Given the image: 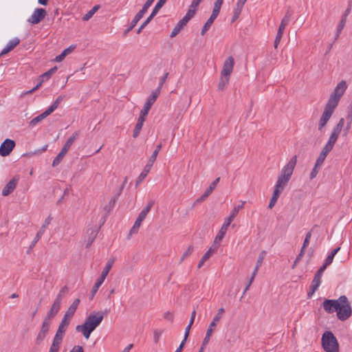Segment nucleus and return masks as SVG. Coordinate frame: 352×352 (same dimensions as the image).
I'll return each instance as SVG.
<instances>
[{
    "instance_id": "1",
    "label": "nucleus",
    "mask_w": 352,
    "mask_h": 352,
    "mask_svg": "<svg viewBox=\"0 0 352 352\" xmlns=\"http://www.w3.org/2000/svg\"><path fill=\"white\" fill-rule=\"evenodd\" d=\"M107 313L108 311L106 310L103 314L98 311L96 314H90L86 318L85 322L82 325L76 326V330L78 332H81L86 339H89L91 332L100 325L104 316L107 315Z\"/></svg>"
},
{
    "instance_id": "2",
    "label": "nucleus",
    "mask_w": 352,
    "mask_h": 352,
    "mask_svg": "<svg viewBox=\"0 0 352 352\" xmlns=\"http://www.w3.org/2000/svg\"><path fill=\"white\" fill-rule=\"evenodd\" d=\"M297 162V157L294 155L292 157V159L289 161V162L283 168L280 175L278 177V179L276 184V186L278 188H280L284 190L287 184L289 181L294 168L296 166Z\"/></svg>"
},
{
    "instance_id": "3",
    "label": "nucleus",
    "mask_w": 352,
    "mask_h": 352,
    "mask_svg": "<svg viewBox=\"0 0 352 352\" xmlns=\"http://www.w3.org/2000/svg\"><path fill=\"white\" fill-rule=\"evenodd\" d=\"M322 347L325 352H339V344L331 331H325L321 339Z\"/></svg>"
},
{
    "instance_id": "4",
    "label": "nucleus",
    "mask_w": 352,
    "mask_h": 352,
    "mask_svg": "<svg viewBox=\"0 0 352 352\" xmlns=\"http://www.w3.org/2000/svg\"><path fill=\"white\" fill-rule=\"evenodd\" d=\"M340 305L337 310V317L341 321L349 319L352 315V308L346 296H341L339 298Z\"/></svg>"
},
{
    "instance_id": "5",
    "label": "nucleus",
    "mask_w": 352,
    "mask_h": 352,
    "mask_svg": "<svg viewBox=\"0 0 352 352\" xmlns=\"http://www.w3.org/2000/svg\"><path fill=\"white\" fill-rule=\"evenodd\" d=\"M346 89V82L345 80H341L334 88L333 91L331 94L327 104L336 108Z\"/></svg>"
},
{
    "instance_id": "6",
    "label": "nucleus",
    "mask_w": 352,
    "mask_h": 352,
    "mask_svg": "<svg viewBox=\"0 0 352 352\" xmlns=\"http://www.w3.org/2000/svg\"><path fill=\"white\" fill-rule=\"evenodd\" d=\"M245 204V201H242L241 205H239L238 206H236V207H234L233 208V210L231 212L230 214L226 219L225 222L222 225L220 230L219 231V232L217 234V239H223V238L224 237V236H225V234H226V232L228 230V228L229 226L230 225L232 221L234 219V218L236 217V216L239 213V210L244 207Z\"/></svg>"
},
{
    "instance_id": "7",
    "label": "nucleus",
    "mask_w": 352,
    "mask_h": 352,
    "mask_svg": "<svg viewBox=\"0 0 352 352\" xmlns=\"http://www.w3.org/2000/svg\"><path fill=\"white\" fill-rule=\"evenodd\" d=\"M79 135V131H76L70 138H69L65 142V145L62 148L61 151L59 152V153L57 155V156L54 159L52 162L53 166H58L60 162L63 160V157L70 148L71 146L76 139V138Z\"/></svg>"
},
{
    "instance_id": "8",
    "label": "nucleus",
    "mask_w": 352,
    "mask_h": 352,
    "mask_svg": "<svg viewBox=\"0 0 352 352\" xmlns=\"http://www.w3.org/2000/svg\"><path fill=\"white\" fill-rule=\"evenodd\" d=\"M51 325L52 321L45 318L43 319L41 329L35 338L36 345L39 346L43 343L50 332Z\"/></svg>"
},
{
    "instance_id": "9",
    "label": "nucleus",
    "mask_w": 352,
    "mask_h": 352,
    "mask_svg": "<svg viewBox=\"0 0 352 352\" xmlns=\"http://www.w3.org/2000/svg\"><path fill=\"white\" fill-rule=\"evenodd\" d=\"M336 108L326 104L324 111L320 118L318 122V131H322L323 128L326 126L327 122L332 116Z\"/></svg>"
},
{
    "instance_id": "10",
    "label": "nucleus",
    "mask_w": 352,
    "mask_h": 352,
    "mask_svg": "<svg viewBox=\"0 0 352 352\" xmlns=\"http://www.w3.org/2000/svg\"><path fill=\"white\" fill-rule=\"evenodd\" d=\"M57 69H58L57 67L55 66V67L51 68L47 72L43 74L42 75H41L39 77V78H40L39 82L34 88H32V89L24 93V95L31 94L33 92H34L36 90H37L41 86V85L43 84V82L45 80H48L52 76V75L54 74L57 71Z\"/></svg>"
},
{
    "instance_id": "11",
    "label": "nucleus",
    "mask_w": 352,
    "mask_h": 352,
    "mask_svg": "<svg viewBox=\"0 0 352 352\" xmlns=\"http://www.w3.org/2000/svg\"><path fill=\"white\" fill-rule=\"evenodd\" d=\"M46 14L47 12L45 9L36 8L31 16L28 19V22L33 25L38 24L45 19Z\"/></svg>"
},
{
    "instance_id": "12",
    "label": "nucleus",
    "mask_w": 352,
    "mask_h": 352,
    "mask_svg": "<svg viewBox=\"0 0 352 352\" xmlns=\"http://www.w3.org/2000/svg\"><path fill=\"white\" fill-rule=\"evenodd\" d=\"M61 303L60 302V296L58 298H56L51 308L47 311L46 316L44 317V318L47 319L50 321H52L53 318L57 315L58 313L60 307H61Z\"/></svg>"
},
{
    "instance_id": "13",
    "label": "nucleus",
    "mask_w": 352,
    "mask_h": 352,
    "mask_svg": "<svg viewBox=\"0 0 352 352\" xmlns=\"http://www.w3.org/2000/svg\"><path fill=\"white\" fill-rule=\"evenodd\" d=\"M15 146L14 140L6 139L0 146V155L2 157L8 156Z\"/></svg>"
},
{
    "instance_id": "14",
    "label": "nucleus",
    "mask_w": 352,
    "mask_h": 352,
    "mask_svg": "<svg viewBox=\"0 0 352 352\" xmlns=\"http://www.w3.org/2000/svg\"><path fill=\"white\" fill-rule=\"evenodd\" d=\"M234 65V60L232 56H229L223 63V69L221 72V76H227L230 78L232 72Z\"/></svg>"
},
{
    "instance_id": "15",
    "label": "nucleus",
    "mask_w": 352,
    "mask_h": 352,
    "mask_svg": "<svg viewBox=\"0 0 352 352\" xmlns=\"http://www.w3.org/2000/svg\"><path fill=\"white\" fill-rule=\"evenodd\" d=\"M19 179L18 176L14 177L3 188L2 195L6 197L11 194L16 188Z\"/></svg>"
},
{
    "instance_id": "16",
    "label": "nucleus",
    "mask_w": 352,
    "mask_h": 352,
    "mask_svg": "<svg viewBox=\"0 0 352 352\" xmlns=\"http://www.w3.org/2000/svg\"><path fill=\"white\" fill-rule=\"evenodd\" d=\"M323 308L329 314H331L334 311H337L338 307L340 305L339 304V298L338 300H325L323 302Z\"/></svg>"
},
{
    "instance_id": "17",
    "label": "nucleus",
    "mask_w": 352,
    "mask_h": 352,
    "mask_svg": "<svg viewBox=\"0 0 352 352\" xmlns=\"http://www.w3.org/2000/svg\"><path fill=\"white\" fill-rule=\"evenodd\" d=\"M72 318V316H67V314H65L60 323L59 324V326L58 327L56 334H58V335H60V336L64 337L65 333L69 324L70 320Z\"/></svg>"
},
{
    "instance_id": "18",
    "label": "nucleus",
    "mask_w": 352,
    "mask_h": 352,
    "mask_svg": "<svg viewBox=\"0 0 352 352\" xmlns=\"http://www.w3.org/2000/svg\"><path fill=\"white\" fill-rule=\"evenodd\" d=\"M99 228H91L87 229V239L86 240V248H89L93 242L94 241L95 239L97 236V234L98 233Z\"/></svg>"
},
{
    "instance_id": "19",
    "label": "nucleus",
    "mask_w": 352,
    "mask_h": 352,
    "mask_svg": "<svg viewBox=\"0 0 352 352\" xmlns=\"http://www.w3.org/2000/svg\"><path fill=\"white\" fill-rule=\"evenodd\" d=\"M160 95V91L159 90H155L152 92V94L149 96L147 101L144 104V106L142 111L146 112L148 113L149 110L151 109L152 105L155 102L157 98Z\"/></svg>"
},
{
    "instance_id": "20",
    "label": "nucleus",
    "mask_w": 352,
    "mask_h": 352,
    "mask_svg": "<svg viewBox=\"0 0 352 352\" xmlns=\"http://www.w3.org/2000/svg\"><path fill=\"white\" fill-rule=\"evenodd\" d=\"M19 43L20 39L17 37H15L9 41L6 46L3 49V50L0 53V56L6 54L10 51L13 50Z\"/></svg>"
},
{
    "instance_id": "21",
    "label": "nucleus",
    "mask_w": 352,
    "mask_h": 352,
    "mask_svg": "<svg viewBox=\"0 0 352 352\" xmlns=\"http://www.w3.org/2000/svg\"><path fill=\"white\" fill-rule=\"evenodd\" d=\"M51 218L48 217L45 220L43 226H41L40 230L37 232L34 241L32 243L31 247H33L36 245V243L39 241L41 238L42 235L44 234L47 226L50 223Z\"/></svg>"
},
{
    "instance_id": "22",
    "label": "nucleus",
    "mask_w": 352,
    "mask_h": 352,
    "mask_svg": "<svg viewBox=\"0 0 352 352\" xmlns=\"http://www.w3.org/2000/svg\"><path fill=\"white\" fill-rule=\"evenodd\" d=\"M63 339V336L55 334L52 340V345L50 348L49 352H58L61 345Z\"/></svg>"
},
{
    "instance_id": "23",
    "label": "nucleus",
    "mask_w": 352,
    "mask_h": 352,
    "mask_svg": "<svg viewBox=\"0 0 352 352\" xmlns=\"http://www.w3.org/2000/svg\"><path fill=\"white\" fill-rule=\"evenodd\" d=\"M63 339V336L55 334L52 340V345L50 348L49 352H58L61 345Z\"/></svg>"
},
{
    "instance_id": "24",
    "label": "nucleus",
    "mask_w": 352,
    "mask_h": 352,
    "mask_svg": "<svg viewBox=\"0 0 352 352\" xmlns=\"http://www.w3.org/2000/svg\"><path fill=\"white\" fill-rule=\"evenodd\" d=\"M321 277L320 276H318L317 274H315L314 279L312 280L311 284L310 285V289L308 292V296L310 297L312 296L314 292L317 290V289L319 287L320 283H321Z\"/></svg>"
},
{
    "instance_id": "25",
    "label": "nucleus",
    "mask_w": 352,
    "mask_h": 352,
    "mask_svg": "<svg viewBox=\"0 0 352 352\" xmlns=\"http://www.w3.org/2000/svg\"><path fill=\"white\" fill-rule=\"evenodd\" d=\"M224 312L225 309L221 307L219 309L216 316L214 317L213 320L210 324L208 329H211L212 331H214V329L217 325Z\"/></svg>"
},
{
    "instance_id": "26",
    "label": "nucleus",
    "mask_w": 352,
    "mask_h": 352,
    "mask_svg": "<svg viewBox=\"0 0 352 352\" xmlns=\"http://www.w3.org/2000/svg\"><path fill=\"white\" fill-rule=\"evenodd\" d=\"M344 119L340 118L338 123L333 128L331 135L334 136L335 138H336L338 139V136L344 126Z\"/></svg>"
},
{
    "instance_id": "27",
    "label": "nucleus",
    "mask_w": 352,
    "mask_h": 352,
    "mask_svg": "<svg viewBox=\"0 0 352 352\" xmlns=\"http://www.w3.org/2000/svg\"><path fill=\"white\" fill-rule=\"evenodd\" d=\"M152 166H151V164H147L144 166L143 171L140 174V175L138 176V177L136 180V182H135L136 186H138L144 179V178L147 175V174L151 170V168Z\"/></svg>"
},
{
    "instance_id": "28",
    "label": "nucleus",
    "mask_w": 352,
    "mask_h": 352,
    "mask_svg": "<svg viewBox=\"0 0 352 352\" xmlns=\"http://www.w3.org/2000/svg\"><path fill=\"white\" fill-rule=\"evenodd\" d=\"M75 47H76V46L71 45V46L68 47L67 48L65 49L60 54H59L58 56H57L55 58L54 60L56 62H61L65 58V56L69 54L70 53H72L74 51Z\"/></svg>"
},
{
    "instance_id": "29",
    "label": "nucleus",
    "mask_w": 352,
    "mask_h": 352,
    "mask_svg": "<svg viewBox=\"0 0 352 352\" xmlns=\"http://www.w3.org/2000/svg\"><path fill=\"white\" fill-rule=\"evenodd\" d=\"M244 4L237 1L235 8H234V14L231 20V23L234 22L240 16Z\"/></svg>"
},
{
    "instance_id": "30",
    "label": "nucleus",
    "mask_w": 352,
    "mask_h": 352,
    "mask_svg": "<svg viewBox=\"0 0 352 352\" xmlns=\"http://www.w3.org/2000/svg\"><path fill=\"white\" fill-rule=\"evenodd\" d=\"M80 300L79 298L75 299L72 304L69 307L68 309L65 312V314H67V316H70L73 317L80 304Z\"/></svg>"
},
{
    "instance_id": "31",
    "label": "nucleus",
    "mask_w": 352,
    "mask_h": 352,
    "mask_svg": "<svg viewBox=\"0 0 352 352\" xmlns=\"http://www.w3.org/2000/svg\"><path fill=\"white\" fill-rule=\"evenodd\" d=\"M221 240L222 239H218L217 235L214 239L213 244L206 253L209 254V256H211L218 250Z\"/></svg>"
},
{
    "instance_id": "32",
    "label": "nucleus",
    "mask_w": 352,
    "mask_h": 352,
    "mask_svg": "<svg viewBox=\"0 0 352 352\" xmlns=\"http://www.w3.org/2000/svg\"><path fill=\"white\" fill-rule=\"evenodd\" d=\"M113 263V260H109L107 261L104 268L103 269L102 274L100 276V278L102 280H105L106 277L107 276L109 271L111 270L112 265Z\"/></svg>"
},
{
    "instance_id": "33",
    "label": "nucleus",
    "mask_w": 352,
    "mask_h": 352,
    "mask_svg": "<svg viewBox=\"0 0 352 352\" xmlns=\"http://www.w3.org/2000/svg\"><path fill=\"white\" fill-rule=\"evenodd\" d=\"M49 116V114L47 113L46 111H45L43 113H42L41 114H40L39 116H36V118H33L30 122V125L32 126H35L36 124H37L38 122H40L41 121H42L43 119H45L46 117H47Z\"/></svg>"
},
{
    "instance_id": "34",
    "label": "nucleus",
    "mask_w": 352,
    "mask_h": 352,
    "mask_svg": "<svg viewBox=\"0 0 352 352\" xmlns=\"http://www.w3.org/2000/svg\"><path fill=\"white\" fill-rule=\"evenodd\" d=\"M340 248L338 247L337 248L334 249L330 253V254L328 255V256L327 257V258L325 259V261L324 263V264L326 266H329V265H330L332 263L335 255L340 251Z\"/></svg>"
},
{
    "instance_id": "35",
    "label": "nucleus",
    "mask_w": 352,
    "mask_h": 352,
    "mask_svg": "<svg viewBox=\"0 0 352 352\" xmlns=\"http://www.w3.org/2000/svg\"><path fill=\"white\" fill-rule=\"evenodd\" d=\"M161 148H162V144H160L156 146L155 151L153 152L147 164H151V166L153 165V163L156 160L157 156L160 151L161 150Z\"/></svg>"
},
{
    "instance_id": "36",
    "label": "nucleus",
    "mask_w": 352,
    "mask_h": 352,
    "mask_svg": "<svg viewBox=\"0 0 352 352\" xmlns=\"http://www.w3.org/2000/svg\"><path fill=\"white\" fill-rule=\"evenodd\" d=\"M99 8H100L99 5L94 6L87 13H86L82 16V20L85 21L89 20L93 16V15L98 11V10Z\"/></svg>"
},
{
    "instance_id": "37",
    "label": "nucleus",
    "mask_w": 352,
    "mask_h": 352,
    "mask_svg": "<svg viewBox=\"0 0 352 352\" xmlns=\"http://www.w3.org/2000/svg\"><path fill=\"white\" fill-rule=\"evenodd\" d=\"M215 19H216L213 18V16H210V18L207 20V21L204 25L202 30L201 31V34L202 36H204L207 32V31L210 29V28L211 27V25H212V23Z\"/></svg>"
},
{
    "instance_id": "38",
    "label": "nucleus",
    "mask_w": 352,
    "mask_h": 352,
    "mask_svg": "<svg viewBox=\"0 0 352 352\" xmlns=\"http://www.w3.org/2000/svg\"><path fill=\"white\" fill-rule=\"evenodd\" d=\"M166 1L167 0H159L157 2L155 6L154 7L152 12L151 13V14L149 16H151L152 18H153L157 14V13L160 10V9L164 5V3L166 2Z\"/></svg>"
},
{
    "instance_id": "39",
    "label": "nucleus",
    "mask_w": 352,
    "mask_h": 352,
    "mask_svg": "<svg viewBox=\"0 0 352 352\" xmlns=\"http://www.w3.org/2000/svg\"><path fill=\"white\" fill-rule=\"evenodd\" d=\"M142 221H143L141 220L140 219L137 218L136 221H135V223H134L133 226L132 227V228L130 230V232H129V236H128V239L130 238V235H131L132 234L138 233L139 228L140 227Z\"/></svg>"
},
{
    "instance_id": "40",
    "label": "nucleus",
    "mask_w": 352,
    "mask_h": 352,
    "mask_svg": "<svg viewBox=\"0 0 352 352\" xmlns=\"http://www.w3.org/2000/svg\"><path fill=\"white\" fill-rule=\"evenodd\" d=\"M229 79V77L221 76V78L219 80V82L218 85V89L220 91H223L226 87V85L228 83Z\"/></svg>"
},
{
    "instance_id": "41",
    "label": "nucleus",
    "mask_w": 352,
    "mask_h": 352,
    "mask_svg": "<svg viewBox=\"0 0 352 352\" xmlns=\"http://www.w3.org/2000/svg\"><path fill=\"white\" fill-rule=\"evenodd\" d=\"M104 280L99 278L96 282L95 283L94 285L92 287L91 289V299L94 298L96 292H98L99 287L101 286V285L103 283Z\"/></svg>"
},
{
    "instance_id": "42",
    "label": "nucleus",
    "mask_w": 352,
    "mask_h": 352,
    "mask_svg": "<svg viewBox=\"0 0 352 352\" xmlns=\"http://www.w3.org/2000/svg\"><path fill=\"white\" fill-rule=\"evenodd\" d=\"M346 23V21H345L344 19H341V20L339 23V25H338V28H337L336 34L335 36V41H336L339 38L340 34L341 32L342 31L343 28H344Z\"/></svg>"
},
{
    "instance_id": "43",
    "label": "nucleus",
    "mask_w": 352,
    "mask_h": 352,
    "mask_svg": "<svg viewBox=\"0 0 352 352\" xmlns=\"http://www.w3.org/2000/svg\"><path fill=\"white\" fill-rule=\"evenodd\" d=\"M266 256V252L265 250H263L259 254L258 258L256 261V268L259 269V267L261 266L263 259Z\"/></svg>"
},
{
    "instance_id": "44",
    "label": "nucleus",
    "mask_w": 352,
    "mask_h": 352,
    "mask_svg": "<svg viewBox=\"0 0 352 352\" xmlns=\"http://www.w3.org/2000/svg\"><path fill=\"white\" fill-rule=\"evenodd\" d=\"M220 181V177H217L214 181H213L210 186L207 188V190L205 191L206 192H208V194L210 195L213 190L216 188L217 184Z\"/></svg>"
},
{
    "instance_id": "45",
    "label": "nucleus",
    "mask_w": 352,
    "mask_h": 352,
    "mask_svg": "<svg viewBox=\"0 0 352 352\" xmlns=\"http://www.w3.org/2000/svg\"><path fill=\"white\" fill-rule=\"evenodd\" d=\"M118 199V196H115L111 201L109 203V205L108 206H106L104 207V210H107V212H109L115 206L116 204V202L117 201Z\"/></svg>"
},
{
    "instance_id": "46",
    "label": "nucleus",
    "mask_w": 352,
    "mask_h": 352,
    "mask_svg": "<svg viewBox=\"0 0 352 352\" xmlns=\"http://www.w3.org/2000/svg\"><path fill=\"white\" fill-rule=\"evenodd\" d=\"M212 333V330L211 329H208V330L206 331V336L202 342L203 346H206L207 345V344L208 343V342L210 339V336H211Z\"/></svg>"
},
{
    "instance_id": "47",
    "label": "nucleus",
    "mask_w": 352,
    "mask_h": 352,
    "mask_svg": "<svg viewBox=\"0 0 352 352\" xmlns=\"http://www.w3.org/2000/svg\"><path fill=\"white\" fill-rule=\"evenodd\" d=\"M142 126H143V124H141V123H139V122L136 123V125L135 126V129L133 130V138H137L139 135V134L140 133V131H141V129L142 128Z\"/></svg>"
},
{
    "instance_id": "48",
    "label": "nucleus",
    "mask_w": 352,
    "mask_h": 352,
    "mask_svg": "<svg viewBox=\"0 0 352 352\" xmlns=\"http://www.w3.org/2000/svg\"><path fill=\"white\" fill-rule=\"evenodd\" d=\"M60 102L57 100H55L52 104L46 110L47 113L50 115L52 112H54L58 107Z\"/></svg>"
},
{
    "instance_id": "49",
    "label": "nucleus",
    "mask_w": 352,
    "mask_h": 352,
    "mask_svg": "<svg viewBox=\"0 0 352 352\" xmlns=\"http://www.w3.org/2000/svg\"><path fill=\"white\" fill-rule=\"evenodd\" d=\"M60 102L57 100H55L52 104L46 110L47 113L50 115L52 112H54L58 107Z\"/></svg>"
},
{
    "instance_id": "50",
    "label": "nucleus",
    "mask_w": 352,
    "mask_h": 352,
    "mask_svg": "<svg viewBox=\"0 0 352 352\" xmlns=\"http://www.w3.org/2000/svg\"><path fill=\"white\" fill-rule=\"evenodd\" d=\"M69 291V289L67 286H64L59 292L56 298H58L60 296V302H62V300L64 298L65 294H67Z\"/></svg>"
},
{
    "instance_id": "51",
    "label": "nucleus",
    "mask_w": 352,
    "mask_h": 352,
    "mask_svg": "<svg viewBox=\"0 0 352 352\" xmlns=\"http://www.w3.org/2000/svg\"><path fill=\"white\" fill-rule=\"evenodd\" d=\"M183 28L178 23L175 26L170 35L171 38L176 36Z\"/></svg>"
},
{
    "instance_id": "52",
    "label": "nucleus",
    "mask_w": 352,
    "mask_h": 352,
    "mask_svg": "<svg viewBox=\"0 0 352 352\" xmlns=\"http://www.w3.org/2000/svg\"><path fill=\"white\" fill-rule=\"evenodd\" d=\"M283 34V32H282L280 31H278L275 41H274V44L275 49H276L278 47V45L280 43V40L282 38Z\"/></svg>"
},
{
    "instance_id": "53",
    "label": "nucleus",
    "mask_w": 352,
    "mask_h": 352,
    "mask_svg": "<svg viewBox=\"0 0 352 352\" xmlns=\"http://www.w3.org/2000/svg\"><path fill=\"white\" fill-rule=\"evenodd\" d=\"M192 252H193V247L190 245L186 251L182 255L181 260H180V263L182 262L186 257L190 256L192 253Z\"/></svg>"
},
{
    "instance_id": "54",
    "label": "nucleus",
    "mask_w": 352,
    "mask_h": 352,
    "mask_svg": "<svg viewBox=\"0 0 352 352\" xmlns=\"http://www.w3.org/2000/svg\"><path fill=\"white\" fill-rule=\"evenodd\" d=\"M326 157L327 156L325 155L320 153L316 162V166H321L325 160Z\"/></svg>"
},
{
    "instance_id": "55",
    "label": "nucleus",
    "mask_w": 352,
    "mask_h": 352,
    "mask_svg": "<svg viewBox=\"0 0 352 352\" xmlns=\"http://www.w3.org/2000/svg\"><path fill=\"white\" fill-rule=\"evenodd\" d=\"M283 190H282L280 188H278L277 186H275L272 198L278 200V199L280 195L281 194V192H283Z\"/></svg>"
},
{
    "instance_id": "56",
    "label": "nucleus",
    "mask_w": 352,
    "mask_h": 352,
    "mask_svg": "<svg viewBox=\"0 0 352 352\" xmlns=\"http://www.w3.org/2000/svg\"><path fill=\"white\" fill-rule=\"evenodd\" d=\"M283 190H282L280 188H278L277 186H275L272 198L278 200V199L280 195L281 194V192H283Z\"/></svg>"
},
{
    "instance_id": "57",
    "label": "nucleus",
    "mask_w": 352,
    "mask_h": 352,
    "mask_svg": "<svg viewBox=\"0 0 352 352\" xmlns=\"http://www.w3.org/2000/svg\"><path fill=\"white\" fill-rule=\"evenodd\" d=\"M210 258V256H209V254L205 253L198 263V268H201L204 265V263Z\"/></svg>"
},
{
    "instance_id": "58",
    "label": "nucleus",
    "mask_w": 352,
    "mask_h": 352,
    "mask_svg": "<svg viewBox=\"0 0 352 352\" xmlns=\"http://www.w3.org/2000/svg\"><path fill=\"white\" fill-rule=\"evenodd\" d=\"M311 237V230L308 232L306 234L305 239L304 240L303 245H302L303 248H306L308 246Z\"/></svg>"
},
{
    "instance_id": "59",
    "label": "nucleus",
    "mask_w": 352,
    "mask_h": 352,
    "mask_svg": "<svg viewBox=\"0 0 352 352\" xmlns=\"http://www.w3.org/2000/svg\"><path fill=\"white\" fill-rule=\"evenodd\" d=\"M320 168V166H316V164H315V166L310 173V179H313L316 177Z\"/></svg>"
},
{
    "instance_id": "60",
    "label": "nucleus",
    "mask_w": 352,
    "mask_h": 352,
    "mask_svg": "<svg viewBox=\"0 0 352 352\" xmlns=\"http://www.w3.org/2000/svg\"><path fill=\"white\" fill-rule=\"evenodd\" d=\"M289 21H287L285 19H282L281 20V22H280V24L279 25V28H278V31H280L282 32H284V30L286 28V26L289 24Z\"/></svg>"
},
{
    "instance_id": "61",
    "label": "nucleus",
    "mask_w": 352,
    "mask_h": 352,
    "mask_svg": "<svg viewBox=\"0 0 352 352\" xmlns=\"http://www.w3.org/2000/svg\"><path fill=\"white\" fill-rule=\"evenodd\" d=\"M168 73L166 72L161 78H160V82L159 83V86L157 87V89L156 90H159L160 92L161 91V89L164 85V83L165 82L167 77H168Z\"/></svg>"
},
{
    "instance_id": "62",
    "label": "nucleus",
    "mask_w": 352,
    "mask_h": 352,
    "mask_svg": "<svg viewBox=\"0 0 352 352\" xmlns=\"http://www.w3.org/2000/svg\"><path fill=\"white\" fill-rule=\"evenodd\" d=\"M197 8H192L191 7V5L190 6V8L186 14L187 16H188L190 19H192L194 15L195 14Z\"/></svg>"
},
{
    "instance_id": "63",
    "label": "nucleus",
    "mask_w": 352,
    "mask_h": 352,
    "mask_svg": "<svg viewBox=\"0 0 352 352\" xmlns=\"http://www.w3.org/2000/svg\"><path fill=\"white\" fill-rule=\"evenodd\" d=\"M147 115L148 113L141 111L139 118L138 120V122L143 124Z\"/></svg>"
},
{
    "instance_id": "64",
    "label": "nucleus",
    "mask_w": 352,
    "mask_h": 352,
    "mask_svg": "<svg viewBox=\"0 0 352 352\" xmlns=\"http://www.w3.org/2000/svg\"><path fill=\"white\" fill-rule=\"evenodd\" d=\"M333 146L326 144V145L323 147L320 153L327 156L329 154V153L333 149Z\"/></svg>"
}]
</instances>
